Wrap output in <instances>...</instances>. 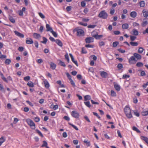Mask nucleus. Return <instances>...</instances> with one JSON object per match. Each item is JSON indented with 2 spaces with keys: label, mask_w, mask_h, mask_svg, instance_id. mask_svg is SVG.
I'll return each instance as SVG.
<instances>
[{
  "label": "nucleus",
  "mask_w": 148,
  "mask_h": 148,
  "mask_svg": "<svg viewBox=\"0 0 148 148\" xmlns=\"http://www.w3.org/2000/svg\"><path fill=\"white\" fill-rule=\"evenodd\" d=\"M92 36L94 37L96 39H100V38L99 36V35L97 33L92 35Z\"/></svg>",
  "instance_id": "49"
},
{
  "label": "nucleus",
  "mask_w": 148,
  "mask_h": 148,
  "mask_svg": "<svg viewBox=\"0 0 148 148\" xmlns=\"http://www.w3.org/2000/svg\"><path fill=\"white\" fill-rule=\"evenodd\" d=\"M98 16L100 18L106 19L107 18L108 15L105 10H102L100 12Z\"/></svg>",
  "instance_id": "4"
},
{
  "label": "nucleus",
  "mask_w": 148,
  "mask_h": 148,
  "mask_svg": "<svg viewBox=\"0 0 148 148\" xmlns=\"http://www.w3.org/2000/svg\"><path fill=\"white\" fill-rule=\"evenodd\" d=\"M100 75L103 78H106L107 76V73L103 71L101 72Z\"/></svg>",
  "instance_id": "20"
},
{
  "label": "nucleus",
  "mask_w": 148,
  "mask_h": 148,
  "mask_svg": "<svg viewBox=\"0 0 148 148\" xmlns=\"http://www.w3.org/2000/svg\"><path fill=\"white\" fill-rule=\"evenodd\" d=\"M36 132L38 134L41 136L42 137H43V135L41 133V132H40V131L39 130H38L36 129Z\"/></svg>",
  "instance_id": "38"
},
{
  "label": "nucleus",
  "mask_w": 148,
  "mask_h": 148,
  "mask_svg": "<svg viewBox=\"0 0 148 148\" xmlns=\"http://www.w3.org/2000/svg\"><path fill=\"white\" fill-rule=\"evenodd\" d=\"M141 114L143 116H146L148 115V110L147 111H143L141 112Z\"/></svg>",
  "instance_id": "34"
},
{
  "label": "nucleus",
  "mask_w": 148,
  "mask_h": 148,
  "mask_svg": "<svg viewBox=\"0 0 148 148\" xmlns=\"http://www.w3.org/2000/svg\"><path fill=\"white\" fill-rule=\"evenodd\" d=\"M74 32H77V35L78 36H80L84 34V32L83 30L79 29L78 27L75 29L73 31Z\"/></svg>",
  "instance_id": "3"
},
{
  "label": "nucleus",
  "mask_w": 148,
  "mask_h": 148,
  "mask_svg": "<svg viewBox=\"0 0 148 148\" xmlns=\"http://www.w3.org/2000/svg\"><path fill=\"white\" fill-rule=\"evenodd\" d=\"M33 119L34 121L36 122H39L40 121V119L38 117H35Z\"/></svg>",
  "instance_id": "45"
},
{
  "label": "nucleus",
  "mask_w": 148,
  "mask_h": 148,
  "mask_svg": "<svg viewBox=\"0 0 148 148\" xmlns=\"http://www.w3.org/2000/svg\"><path fill=\"white\" fill-rule=\"evenodd\" d=\"M30 79V77L28 76L25 77L24 78V80L26 81H27L29 80Z\"/></svg>",
  "instance_id": "54"
},
{
  "label": "nucleus",
  "mask_w": 148,
  "mask_h": 148,
  "mask_svg": "<svg viewBox=\"0 0 148 148\" xmlns=\"http://www.w3.org/2000/svg\"><path fill=\"white\" fill-rule=\"evenodd\" d=\"M84 142L86 144V145L88 146H90V142L89 141H88V140H85L84 141Z\"/></svg>",
  "instance_id": "44"
},
{
  "label": "nucleus",
  "mask_w": 148,
  "mask_h": 148,
  "mask_svg": "<svg viewBox=\"0 0 148 148\" xmlns=\"http://www.w3.org/2000/svg\"><path fill=\"white\" fill-rule=\"evenodd\" d=\"M42 38L43 40V41H42V42L44 44H46L47 41V39L45 37H43Z\"/></svg>",
  "instance_id": "59"
},
{
  "label": "nucleus",
  "mask_w": 148,
  "mask_h": 148,
  "mask_svg": "<svg viewBox=\"0 0 148 148\" xmlns=\"http://www.w3.org/2000/svg\"><path fill=\"white\" fill-rule=\"evenodd\" d=\"M86 43H89L93 42L94 39L92 37H89L86 38L85 39Z\"/></svg>",
  "instance_id": "7"
},
{
  "label": "nucleus",
  "mask_w": 148,
  "mask_h": 148,
  "mask_svg": "<svg viewBox=\"0 0 148 148\" xmlns=\"http://www.w3.org/2000/svg\"><path fill=\"white\" fill-rule=\"evenodd\" d=\"M130 44L132 46H138V44L137 42H130Z\"/></svg>",
  "instance_id": "27"
},
{
  "label": "nucleus",
  "mask_w": 148,
  "mask_h": 148,
  "mask_svg": "<svg viewBox=\"0 0 148 148\" xmlns=\"http://www.w3.org/2000/svg\"><path fill=\"white\" fill-rule=\"evenodd\" d=\"M132 32L133 33V34L135 36H137L138 34V32L136 29H133L132 30Z\"/></svg>",
  "instance_id": "30"
},
{
  "label": "nucleus",
  "mask_w": 148,
  "mask_h": 148,
  "mask_svg": "<svg viewBox=\"0 0 148 148\" xmlns=\"http://www.w3.org/2000/svg\"><path fill=\"white\" fill-rule=\"evenodd\" d=\"M96 26V25H89L88 26V28L93 29Z\"/></svg>",
  "instance_id": "61"
},
{
  "label": "nucleus",
  "mask_w": 148,
  "mask_h": 148,
  "mask_svg": "<svg viewBox=\"0 0 148 148\" xmlns=\"http://www.w3.org/2000/svg\"><path fill=\"white\" fill-rule=\"evenodd\" d=\"M27 85L30 87H34V84L31 81L27 83Z\"/></svg>",
  "instance_id": "31"
},
{
  "label": "nucleus",
  "mask_w": 148,
  "mask_h": 148,
  "mask_svg": "<svg viewBox=\"0 0 148 148\" xmlns=\"http://www.w3.org/2000/svg\"><path fill=\"white\" fill-rule=\"evenodd\" d=\"M84 103L85 105L89 108H90L91 107V105L90 104V103L89 101H88L86 102H84Z\"/></svg>",
  "instance_id": "42"
},
{
  "label": "nucleus",
  "mask_w": 148,
  "mask_h": 148,
  "mask_svg": "<svg viewBox=\"0 0 148 148\" xmlns=\"http://www.w3.org/2000/svg\"><path fill=\"white\" fill-rule=\"evenodd\" d=\"M117 67L118 68L119 70H120L123 68L122 64L121 63H119L117 66Z\"/></svg>",
  "instance_id": "37"
},
{
  "label": "nucleus",
  "mask_w": 148,
  "mask_h": 148,
  "mask_svg": "<svg viewBox=\"0 0 148 148\" xmlns=\"http://www.w3.org/2000/svg\"><path fill=\"white\" fill-rule=\"evenodd\" d=\"M41 146L42 147H47V143L46 141L44 140L43 141V144Z\"/></svg>",
  "instance_id": "52"
},
{
  "label": "nucleus",
  "mask_w": 148,
  "mask_h": 148,
  "mask_svg": "<svg viewBox=\"0 0 148 148\" xmlns=\"http://www.w3.org/2000/svg\"><path fill=\"white\" fill-rule=\"evenodd\" d=\"M9 19L10 21L13 23H14L15 22V19L12 16L10 17Z\"/></svg>",
  "instance_id": "39"
},
{
  "label": "nucleus",
  "mask_w": 148,
  "mask_h": 148,
  "mask_svg": "<svg viewBox=\"0 0 148 148\" xmlns=\"http://www.w3.org/2000/svg\"><path fill=\"white\" fill-rule=\"evenodd\" d=\"M78 23L81 25H83L84 26H86L87 25V23H83L81 22H79Z\"/></svg>",
  "instance_id": "48"
},
{
  "label": "nucleus",
  "mask_w": 148,
  "mask_h": 148,
  "mask_svg": "<svg viewBox=\"0 0 148 148\" xmlns=\"http://www.w3.org/2000/svg\"><path fill=\"white\" fill-rule=\"evenodd\" d=\"M85 47L86 48H93L94 47V46L92 45L88 44L86 45Z\"/></svg>",
  "instance_id": "63"
},
{
  "label": "nucleus",
  "mask_w": 148,
  "mask_h": 148,
  "mask_svg": "<svg viewBox=\"0 0 148 148\" xmlns=\"http://www.w3.org/2000/svg\"><path fill=\"white\" fill-rule=\"evenodd\" d=\"M71 116L76 119H78L79 118V113L76 110H73L72 111L71 113Z\"/></svg>",
  "instance_id": "5"
},
{
  "label": "nucleus",
  "mask_w": 148,
  "mask_h": 148,
  "mask_svg": "<svg viewBox=\"0 0 148 148\" xmlns=\"http://www.w3.org/2000/svg\"><path fill=\"white\" fill-rule=\"evenodd\" d=\"M1 76V77L2 79L5 82L7 83L8 82V80H7V79L4 77L3 74Z\"/></svg>",
  "instance_id": "47"
},
{
  "label": "nucleus",
  "mask_w": 148,
  "mask_h": 148,
  "mask_svg": "<svg viewBox=\"0 0 148 148\" xmlns=\"http://www.w3.org/2000/svg\"><path fill=\"white\" fill-rule=\"evenodd\" d=\"M145 2L143 1H141L139 2L140 6L141 7H144L145 5Z\"/></svg>",
  "instance_id": "29"
},
{
  "label": "nucleus",
  "mask_w": 148,
  "mask_h": 148,
  "mask_svg": "<svg viewBox=\"0 0 148 148\" xmlns=\"http://www.w3.org/2000/svg\"><path fill=\"white\" fill-rule=\"evenodd\" d=\"M43 82L45 88L47 89L48 88L50 87V84L47 80L46 79H44Z\"/></svg>",
  "instance_id": "8"
},
{
  "label": "nucleus",
  "mask_w": 148,
  "mask_h": 148,
  "mask_svg": "<svg viewBox=\"0 0 148 148\" xmlns=\"http://www.w3.org/2000/svg\"><path fill=\"white\" fill-rule=\"evenodd\" d=\"M143 34H148V27H147L144 31L143 32Z\"/></svg>",
  "instance_id": "64"
},
{
  "label": "nucleus",
  "mask_w": 148,
  "mask_h": 148,
  "mask_svg": "<svg viewBox=\"0 0 148 148\" xmlns=\"http://www.w3.org/2000/svg\"><path fill=\"white\" fill-rule=\"evenodd\" d=\"M51 108L53 109L54 110H56L58 108V105H54L52 104L51 106Z\"/></svg>",
  "instance_id": "26"
},
{
  "label": "nucleus",
  "mask_w": 148,
  "mask_h": 148,
  "mask_svg": "<svg viewBox=\"0 0 148 148\" xmlns=\"http://www.w3.org/2000/svg\"><path fill=\"white\" fill-rule=\"evenodd\" d=\"M114 87L117 91H119L120 90L121 87L118 84H114Z\"/></svg>",
  "instance_id": "16"
},
{
  "label": "nucleus",
  "mask_w": 148,
  "mask_h": 148,
  "mask_svg": "<svg viewBox=\"0 0 148 148\" xmlns=\"http://www.w3.org/2000/svg\"><path fill=\"white\" fill-rule=\"evenodd\" d=\"M5 139L3 137H2L0 138V146H1L2 144L5 141Z\"/></svg>",
  "instance_id": "28"
},
{
  "label": "nucleus",
  "mask_w": 148,
  "mask_h": 148,
  "mask_svg": "<svg viewBox=\"0 0 148 148\" xmlns=\"http://www.w3.org/2000/svg\"><path fill=\"white\" fill-rule=\"evenodd\" d=\"M26 121L32 129H35L36 128L35 124L31 119H26Z\"/></svg>",
  "instance_id": "2"
},
{
  "label": "nucleus",
  "mask_w": 148,
  "mask_h": 148,
  "mask_svg": "<svg viewBox=\"0 0 148 148\" xmlns=\"http://www.w3.org/2000/svg\"><path fill=\"white\" fill-rule=\"evenodd\" d=\"M68 124L70 125H71V126H72L76 130H78V127L75 126V125H74L73 124H72L71 123H69Z\"/></svg>",
  "instance_id": "35"
},
{
  "label": "nucleus",
  "mask_w": 148,
  "mask_h": 148,
  "mask_svg": "<svg viewBox=\"0 0 148 148\" xmlns=\"http://www.w3.org/2000/svg\"><path fill=\"white\" fill-rule=\"evenodd\" d=\"M82 20L83 22H87L89 21V19L88 18H82Z\"/></svg>",
  "instance_id": "55"
},
{
  "label": "nucleus",
  "mask_w": 148,
  "mask_h": 148,
  "mask_svg": "<svg viewBox=\"0 0 148 148\" xmlns=\"http://www.w3.org/2000/svg\"><path fill=\"white\" fill-rule=\"evenodd\" d=\"M55 42L60 47H62L63 45V44L62 42L59 39L56 40Z\"/></svg>",
  "instance_id": "19"
},
{
  "label": "nucleus",
  "mask_w": 148,
  "mask_h": 148,
  "mask_svg": "<svg viewBox=\"0 0 148 148\" xmlns=\"http://www.w3.org/2000/svg\"><path fill=\"white\" fill-rule=\"evenodd\" d=\"M99 46L101 47L105 45V43L103 41L99 42Z\"/></svg>",
  "instance_id": "62"
},
{
  "label": "nucleus",
  "mask_w": 148,
  "mask_h": 148,
  "mask_svg": "<svg viewBox=\"0 0 148 148\" xmlns=\"http://www.w3.org/2000/svg\"><path fill=\"white\" fill-rule=\"evenodd\" d=\"M134 114L137 117H139L140 116L139 113L137 110H135L133 111Z\"/></svg>",
  "instance_id": "41"
},
{
  "label": "nucleus",
  "mask_w": 148,
  "mask_h": 148,
  "mask_svg": "<svg viewBox=\"0 0 148 148\" xmlns=\"http://www.w3.org/2000/svg\"><path fill=\"white\" fill-rule=\"evenodd\" d=\"M132 130H133L136 132L137 133H140V132L139 130L135 126H133L132 127Z\"/></svg>",
  "instance_id": "32"
},
{
  "label": "nucleus",
  "mask_w": 148,
  "mask_h": 148,
  "mask_svg": "<svg viewBox=\"0 0 148 148\" xmlns=\"http://www.w3.org/2000/svg\"><path fill=\"white\" fill-rule=\"evenodd\" d=\"M58 61L59 62V65L64 67L66 66V65L64 62L62 61L61 60H58Z\"/></svg>",
  "instance_id": "23"
},
{
  "label": "nucleus",
  "mask_w": 148,
  "mask_h": 148,
  "mask_svg": "<svg viewBox=\"0 0 148 148\" xmlns=\"http://www.w3.org/2000/svg\"><path fill=\"white\" fill-rule=\"evenodd\" d=\"M137 15V13L135 11H132L130 13V16L132 18H135Z\"/></svg>",
  "instance_id": "17"
},
{
  "label": "nucleus",
  "mask_w": 148,
  "mask_h": 148,
  "mask_svg": "<svg viewBox=\"0 0 148 148\" xmlns=\"http://www.w3.org/2000/svg\"><path fill=\"white\" fill-rule=\"evenodd\" d=\"M33 36L34 38L35 39H38L40 37V35L36 33H34Z\"/></svg>",
  "instance_id": "22"
},
{
  "label": "nucleus",
  "mask_w": 148,
  "mask_h": 148,
  "mask_svg": "<svg viewBox=\"0 0 148 148\" xmlns=\"http://www.w3.org/2000/svg\"><path fill=\"white\" fill-rule=\"evenodd\" d=\"M137 61V60L136 59L135 57L132 56L129 59L128 62L130 64H134L136 63Z\"/></svg>",
  "instance_id": "6"
},
{
  "label": "nucleus",
  "mask_w": 148,
  "mask_h": 148,
  "mask_svg": "<svg viewBox=\"0 0 148 148\" xmlns=\"http://www.w3.org/2000/svg\"><path fill=\"white\" fill-rule=\"evenodd\" d=\"M26 43L27 44L30 45L34 43V42L32 38H26Z\"/></svg>",
  "instance_id": "9"
},
{
  "label": "nucleus",
  "mask_w": 148,
  "mask_h": 148,
  "mask_svg": "<svg viewBox=\"0 0 148 148\" xmlns=\"http://www.w3.org/2000/svg\"><path fill=\"white\" fill-rule=\"evenodd\" d=\"M51 32L53 36L55 37H57L58 35L56 33V32H54L53 30L52 31H51Z\"/></svg>",
  "instance_id": "51"
},
{
  "label": "nucleus",
  "mask_w": 148,
  "mask_h": 148,
  "mask_svg": "<svg viewBox=\"0 0 148 148\" xmlns=\"http://www.w3.org/2000/svg\"><path fill=\"white\" fill-rule=\"evenodd\" d=\"M11 62V60L8 59H6L5 62V63L8 65L10 64Z\"/></svg>",
  "instance_id": "43"
},
{
  "label": "nucleus",
  "mask_w": 148,
  "mask_h": 148,
  "mask_svg": "<svg viewBox=\"0 0 148 148\" xmlns=\"http://www.w3.org/2000/svg\"><path fill=\"white\" fill-rule=\"evenodd\" d=\"M140 138L142 140L145 141L147 144H148V138L143 136H141L140 137Z\"/></svg>",
  "instance_id": "15"
},
{
  "label": "nucleus",
  "mask_w": 148,
  "mask_h": 148,
  "mask_svg": "<svg viewBox=\"0 0 148 148\" xmlns=\"http://www.w3.org/2000/svg\"><path fill=\"white\" fill-rule=\"evenodd\" d=\"M143 50L144 49L143 48L141 47H140L138 49V52L140 53H143Z\"/></svg>",
  "instance_id": "53"
},
{
  "label": "nucleus",
  "mask_w": 148,
  "mask_h": 148,
  "mask_svg": "<svg viewBox=\"0 0 148 148\" xmlns=\"http://www.w3.org/2000/svg\"><path fill=\"white\" fill-rule=\"evenodd\" d=\"M69 55L71 58L72 61L77 66H78V63L76 60H75L73 57L71 53L69 54Z\"/></svg>",
  "instance_id": "12"
},
{
  "label": "nucleus",
  "mask_w": 148,
  "mask_h": 148,
  "mask_svg": "<svg viewBox=\"0 0 148 148\" xmlns=\"http://www.w3.org/2000/svg\"><path fill=\"white\" fill-rule=\"evenodd\" d=\"M124 110L126 116L128 118L131 119L132 117V115L131 112V110L128 106H125Z\"/></svg>",
  "instance_id": "1"
},
{
  "label": "nucleus",
  "mask_w": 148,
  "mask_h": 148,
  "mask_svg": "<svg viewBox=\"0 0 148 148\" xmlns=\"http://www.w3.org/2000/svg\"><path fill=\"white\" fill-rule=\"evenodd\" d=\"M133 55L135 58L137 59L136 60H140L141 58V56L138 53H135Z\"/></svg>",
  "instance_id": "13"
},
{
  "label": "nucleus",
  "mask_w": 148,
  "mask_h": 148,
  "mask_svg": "<svg viewBox=\"0 0 148 148\" xmlns=\"http://www.w3.org/2000/svg\"><path fill=\"white\" fill-rule=\"evenodd\" d=\"M14 33L15 35L20 37L21 38H23L24 37V35L23 34L19 33L16 31H14Z\"/></svg>",
  "instance_id": "11"
},
{
  "label": "nucleus",
  "mask_w": 148,
  "mask_h": 148,
  "mask_svg": "<svg viewBox=\"0 0 148 148\" xmlns=\"http://www.w3.org/2000/svg\"><path fill=\"white\" fill-rule=\"evenodd\" d=\"M130 40L132 41H134L136 38V37L132 36H130Z\"/></svg>",
  "instance_id": "57"
},
{
  "label": "nucleus",
  "mask_w": 148,
  "mask_h": 148,
  "mask_svg": "<svg viewBox=\"0 0 148 148\" xmlns=\"http://www.w3.org/2000/svg\"><path fill=\"white\" fill-rule=\"evenodd\" d=\"M91 99V96L90 95H86L84 96V99L85 101L89 100Z\"/></svg>",
  "instance_id": "25"
},
{
  "label": "nucleus",
  "mask_w": 148,
  "mask_h": 148,
  "mask_svg": "<svg viewBox=\"0 0 148 148\" xmlns=\"http://www.w3.org/2000/svg\"><path fill=\"white\" fill-rule=\"evenodd\" d=\"M50 66L51 68L53 70H55L56 67V64L52 62H50Z\"/></svg>",
  "instance_id": "14"
},
{
  "label": "nucleus",
  "mask_w": 148,
  "mask_h": 148,
  "mask_svg": "<svg viewBox=\"0 0 148 148\" xmlns=\"http://www.w3.org/2000/svg\"><path fill=\"white\" fill-rule=\"evenodd\" d=\"M143 64L141 62H138L136 64V66L138 67H143Z\"/></svg>",
  "instance_id": "33"
},
{
  "label": "nucleus",
  "mask_w": 148,
  "mask_h": 148,
  "mask_svg": "<svg viewBox=\"0 0 148 148\" xmlns=\"http://www.w3.org/2000/svg\"><path fill=\"white\" fill-rule=\"evenodd\" d=\"M82 52L83 53H86L87 51L84 47H82Z\"/></svg>",
  "instance_id": "56"
},
{
  "label": "nucleus",
  "mask_w": 148,
  "mask_h": 148,
  "mask_svg": "<svg viewBox=\"0 0 148 148\" xmlns=\"http://www.w3.org/2000/svg\"><path fill=\"white\" fill-rule=\"evenodd\" d=\"M65 59L67 60V62H69V57L67 53L65 55Z\"/></svg>",
  "instance_id": "50"
},
{
  "label": "nucleus",
  "mask_w": 148,
  "mask_h": 148,
  "mask_svg": "<svg viewBox=\"0 0 148 148\" xmlns=\"http://www.w3.org/2000/svg\"><path fill=\"white\" fill-rule=\"evenodd\" d=\"M119 43L117 41L114 42L113 43L112 45L113 47H117V45L119 44Z\"/></svg>",
  "instance_id": "46"
},
{
  "label": "nucleus",
  "mask_w": 148,
  "mask_h": 148,
  "mask_svg": "<svg viewBox=\"0 0 148 148\" xmlns=\"http://www.w3.org/2000/svg\"><path fill=\"white\" fill-rule=\"evenodd\" d=\"M129 27V25L127 23H124L122 25V28L123 29H127Z\"/></svg>",
  "instance_id": "24"
},
{
  "label": "nucleus",
  "mask_w": 148,
  "mask_h": 148,
  "mask_svg": "<svg viewBox=\"0 0 148 148\" xmlns=\"http://www.w3.org/2000/svg\"><path fill=\"white\" fill-rule=\"evenodd\" d=\"M148 24V21H147L146 20L145 21H144L142 23H141V25L143 27L145 26L146 25H147Z\"/></svg>",
  "instance_id": "40"
},
{
  "label": "nucleus",
  "mask_w": 148,
  "mask_h": 148,
  "mask_svg": "<svg viewBox=\"0 0 148 148\" xmlns=\"http://www.w3.org/2000/svg\"><path fill=\"white\" fill-rule=\"evenodd\" d=\"M111 95L112 97H116V94L114 90H111Z\"/></svg>",
  "instance_id": "36"
},
{
  "label": "nucleus",
  "mask_w": 148,
  "mask_h": 148,
  "mask_svg": "<svg viewBox=\"0 0 148 148\" xmlns=\"http://www.w3.org/2000/svg\"><path fill=\"white\" fill-rule=\"evenodd\" d=\"M46 28L47 31H49L51 32L53 30L52 28L50 27L49 24H47L46 25Z\"/></svg>",
  "instance_id": "21"
},
{
  "label": "nucleus",
  "mask_w": 148,
  "mask_h": 148,
  "mask_svg": "<svg viewBox=\"0 0 148 148\" xmlns=\"http://www.w3.org/2000/svg\"><path fill=\"white\" fill-rule=\"evenodd\" d=\"M38 15L41 18L43 19L45 18V16L42 13H38Z\"/></svg>",
  "instance_id": "60"
},
{
  "label": "nucleus",
  "mask_w": 148,
  "mask_h": 148,
  "mask_svg": "<svg viewBox=\"0 0 148 148\" xmlns=\"http://www.w3.org/2000/svg\"><path fill=\"white\" fill-rule=\"evenodd\" d=\"M142 12L143 13V15L144 17H147L148 16V11H146L144 9L142 11Z\"/></svg>",
  "instance_id": "18"
},
{
  "label": "nucleus",
  "mask_w": 148,
  "mask_h": 148,
  "mask_svg": "<svg viewBox=\"0 0 148 148\" xmlns=\"http://www.w3.org/2000/svg\"><path fill=\"white\" fill-rule=\"evenodd\" d=\"M26 10L25 7H23L21 10H20L18 12V15L21 16H23V12H25Z\"/></svg>",
  "instance_id": "10"
},
{
  "label": "nucleus",
  "mask_w": 148,
  "mask_h": 148,
  "mask_svg": "<svg viewBox=\"0 0 148 148\" xmlns=\"http://www.w3.org/2000/svg\"><path fill=\"white\" fill-rule=\"evenodd\" d=\"M66 74L67 77L69 79V80H70L72 79L71 76L68 73H66Z\"/></svg>",
  "instance_id": "58"
}]
</instances>
